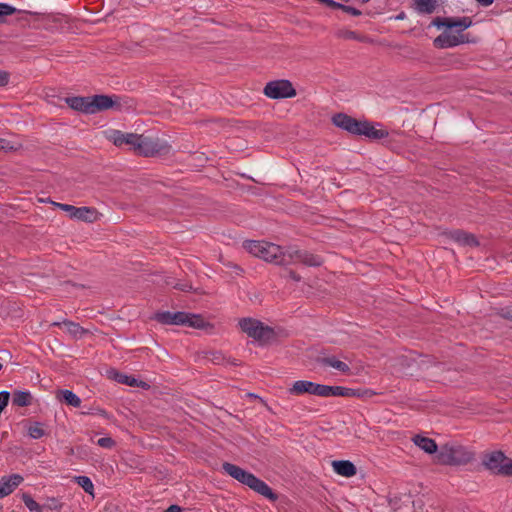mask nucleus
<instances>
[{
  "instance_id": "49530a36",
  "label": "nucleus",
  "mask_w": 512,
  "mask_h": 512,
  "mask_svg": "<svg viewBox=\"0 0 512 512\" xmlns=\"http://www.w3.org/2000/svg\"><path fill=\"white\" fill-rule=\"evenodd\" d=\"M174 288L178 289V290H181V291H189L192 289V286L189 285V284H180V283H177Z\"/></svg>"
},
{
  "instance_id": "7ed1b4c3",
  "label": "nucleus",
  "mask_w": 512,
  "mask_h": 512,
  "mask_svg": "<svg viewBox=\"0 0 512 512\" xmlns=\"http://www.w3.org/2000/svg\"><path fill=\"white\" fill-rule=\"evenodd\" d=\"M435 459L441 465H466L474 459V453L464 446L446 443L440 447Z\"/></svg>"
},
{
  "instance_id": "603ef678",
  "label": "nucleus",
  "mask_w": 512,
  "mask_h": 512,
  "mask_svg": "<svg viewBox=\"0 0 512 512\" xmlns=\"http://www.w3.org/2000/svg\"><path fill=\"white\" fill-rule=\"evenodd\" d=\"M404 18H405V13H404V12H401L400 14H398V15L396 16V19H397V20H403Z\"/></svg>"
},
{
  "instance_id": "a19ab883",
  "label": "nucleus",
  "mask_w": 512,
  "mask_h": 512,
  "mask_svg": "<svg viewBox=\"0 0 512 512\" xmlns=\"http://www.w3.org/2000/svg\"><path fill=\"white\" fill-rule=\"evenodd\" d=\"M319 2H321L322 4H325L328 7L333 8V9H340L341 4H342V3H338L334 0H319Z\"/></svg>"
},
{
  "instance_id": "cd10ccee",
  "label": "nucleus",
  "mask_w": 512,
  "mask_h": 512,
  "mask_svg": "<svg viewBox=\"0 0 512 512\" xmlns=\"http://www.w3.org/2000/svg\"><path fill=\"white\" fill-rule=\"evenodd\" d=\"M27 430H28V435L32 439H40L47 434L44 429V425L40 422H34V423L30 424Z\"/></svg>"
},
{
  "instance_id": "de8ad7c7",
  "label": "nucleus",
  "mask_w": 512,
  "mask_h": 512,
  "mask_svg": "<svg viewBox=\"0 0 512 512\" xmlns=\"http://www.w3.org/2000/svg\"><path fill=\"white\" fill-rule=\"evenodd\" d=\"M213 358L211 359L214 363L219 364L223 360L221 353H212Z\"/></svg>"
},
{
  "instance_id": "6e6552de",
  "label": "nucleus",
  "mask_w": 512,
  "mask_h": 512,
  "mask_svg": "<svg viewBox=\"0 0 512 512\" xmlns=\"http://www.w3.org/2000/svg\"><path fill=\"white\" fill-rule=\"evenodd\" d=\"M53 205L67 212L71 219H77L80 221L93 223L98 218V212L93 207H75L70 204H62L57 202H53Z\"/></svg>"
},
{
  "instance_id": "473e14b6",
  "label": "nucleus",
  "mask_w": 512,
  "mask_h": 512,
  "mask_svg": "<svg viewBox=\"0 0 512 512\" xmlns=\"http://www.w3.org/2000/svg\"><path fill=\"white\" fill-rule=\"evenodd\" d=\"M42 509L59 511L62 508V503L57 498H47L46 502L41 506Z\"/></svg>"
},
{
  "instance_id": "0eeeda50",
  "label": "nucleus",
  "mask_w": 512,
  "mask_h": 512,
  "mask_svg": "<svg viewBox=\"0 0 512 512\" xmlns=\"http://www.w3.org/2000/svg\"><path fill=\"white\" fill-rule=\"evenodd\" d=\"M263 93L270 99H286L296 96V90L291 81L278 79L266 83Z\"/></svg>"
},
{
  "instance_id": "f3484780",
  "label": "nucleus",
  "mask_w": 512,
  "mask_h": 512,
  "mask_svg": "<svg viewBox=\"0 0 512 512\" xmlns=\"http://www.w3.org/2000/svg\"><path fill=\"white\" fill-rule=\"evenodd\" d=\"M66 104L73 110L91 114L90 96H73L65 98Z\"/></svg>"
},
{
  "instance_id": "393cba45",
  "label": "nucleus",
  "mask_w": 512,
  "mask_h": 512,
  "mask_svg": "<svg viewBox=\"0 0 512 512\" xmlns=\"http://www.w3.org/2000/svg\"><path fill=\"white\" fill-rule=\"evenodd\" d=\"M32 395L28 391H14L12 404L18 407H26L32 404Z\"/></svg>"
},
{
  "instance_id": "39448f33",
  "label": "nucleus",
  "mask_w": 512,
  "mask_h": 512,
  "mask_svg": "<svg viewBox=\"0 0 512 512\" xmlns=\"http://www.w3.org/2000/svg\"><path fill=\"white\" fill-rule=\"evenodd\" d=\"M238 325L248 337L262 344L268 343L275 337V331L272 327L254 318H241Z\"/></svg>"
},
{
  "instance_id": "37998d69",
  "label": "nucleus",
  "mask_w": 512,
  "mask_h": 512,
  "mask_svg": "<svg viewBox=\"0 0 512 512\" xmlns=\"http://www.w3.org/2000/svg\"><path fill=\"white\" fill-rule=\"evenodd\" d=\"M9 82V73L0 71V87L6 86Z\"/></svg>"
},
{
  "instance_id": "c03bdc74",
  "label": "nucleus",
  "mask_w": 512,
  "mask_h": 512,
  "mask_svg": "<svg viewBox=\"0 0 512 512\" xmlns=\"http://www.w3.org/2000/svg\"><path fill=\"white\" fill-rule=\"evenodd\" d=\"M424 502L421 499L413 501L414 512H423Z\"/></svg>"
},
{
  "instance_id": "2eb2a0df",
  "label": "nucleus",
  "mask_w": 512,
  "mask_h": 512,
  "mask_svg": "<svg viewBox=\"0 0 512 512\" xmlns=\"http://www.w3.org/2000/svg\"><path fill=\"white\" fill-rule=\"evenodd\" d=\"M248 487L271 501H276L278 499L277 494L274 493L263 480L259 479L255 475L249 482Z\"/></svg>"
},
{
  "instance_id": "3c124183",
  "label": "nucleus",
  "mask_w": 512,
  "mask_h": 512,
  "mask_svg": "<svg viewBox=\"0 0 512 512\" xmlns=\"http://www.w3.org/2000/svg\"><path fill=\"white\" fill-rule=\"evenodd\" d=\"M481 6L488 7L490 6L494 0H476Z\"/></svg>"
},
{
  "instance_id": "6ab92c4d",
  "label": "nucleus",
  "mask_w": 512,
  "mask_h": 512,
  "mask_svg": "<svg viewBox=\"0 0 512 512\" xmlns=\"http://www.w3.org/2000/svg\"><path fill=\"white\" fill-rule=\"evenodd\" d=\"M450 236L455 242L464 246L476 247L479 245L474 234L467 233L462 230H455L451 232Z\"/></svg>"
},
{
  "instance_id": "423d86ee",
  "label": "nucleus",
  "mask_w": 512,
  "mask_h": 512,
  "mask_svg": "<svg viewBox=\"0 0 512 512\" xmlns=\"http://www.w3.org/2000/svg\"><path fill=\"white\" fill-rule=\"evenodd\" d=\"M484 467L493 474L512 476V459L501 451L487 453L482 458Z\"/></svg>"
},
{
  "instance_id": "20e7f679",
  "label": "nucleus",
  "mask_w": 512,
  "mask_h": 512,
  "mask_svg": "<svg viewBox=\"0 0 512 512\" xmlns=\"http://www.w3.org/2000/svg\"><path fill=\"white\" fill-rule=\"evenodd\" d=\"M343 392V389L339 388V386L318 384L307 380L295 381L288 389V393L294 396L308 393L320 397H336L337 394H342Z\"/></svg>"
},
{
  "instance_id": "c756f323",
  "label": "nucleus",
  "mask_w": 512,
  "mask_h": 512,
  "mask_svg": "<svg viewBox=\"0 0 512 512\" xmlns=\"http://www.w3.org/2000/svg\"><path fill=\"white\" fill-rule=\"evenodd\" d=\"M22 501L31 512H42V507L29 494H22Z\"/></svg>"
},
{
  "instance_id": "ea45409f",
  "label": "nucleus",
  "mask_w": 512,
  "mask_h": 512,
  "mask_svg": "<svg viewBox=\"0 0 512 512\" xmlns=\"http://www.w3.org/2000/svg\"><path fill=\"white\" fill-rule=\"evenodd\" d=\"M340 10L352 16H360L362 14L359 9L345 4H341Z\"/></svg>"
},
{
  "instance_id": "ddd939ff",
  "label": "nucleus",
  "mask_w": 512,
  "mask_h": 512,
  "mask_svg": "<svg viewBox=\"0 0 512 512\" xmlns=\"http://www.w3.org/2000/svg\"><path fill=\"white\" fill-rule=\"evenodd\" d=\"M23 480V477L19 474L2 477L0 479V499L10 495Z\"/></svg>"
},
{
  "instance_id": "dca6fc26",
  "label": "nucleus",
  "mask_w": 512,
  "mask_h": 512,
  "mask_svg": "<svg viewBox=\"0 0 512 512\" xmlns=\"http://www.w3.org/2000/svg\"><path fill=\"white\" fill-rule=\"evenodd\" d=\"M115 104L113 98L108 95H94L90 97L91 114L107 110Z\"/></svg>"
},
{
  "instance_id": "4c0bfd02",
  "label": "nucleus",
  "mask_w": 512,
  "mask_h": 512,
  "mask_svg": "<svg viewBox=\"0 0 512 512\" xmlns=\"http://www.w3.org/2000/svg\"><path fill=\"white\" fill-rule=\"evenodd\" d=\"M138 134L134 133H125L124 137V145H129L131 149L134 151L136 142L138 140Z\"/></svg>"
},
{
  "instance_id": "a211bd4d",
  "label": "nucleus",
  "mask_w": 512,
  "mask_h": 512,
  "mask_svg": "<svg viewBox=\"0 0 512 512\" xmlns=\"http://www.w3.org/2000/svg\"><path fill=\"white\" fill-rule=\"evenodd\" d=\"M334 471L344 477H352L356 475V466L349 460H336L332 462Z\"/></svg>"
},
{
  "instance_id": "e433bc0d",
  "label": "nucleus",
  "mask_w": 512,
  "mask_h": 512,
  "mask_svg": "<svg viewBox=\"0 0 512 512\" xmlns=\"http://www.w3.org/2000/svg\"><path fill=\"white\" fill-rule=\"evenodd\" d=\"M338 36L343 39L357 40L361 41L362 38L358 35L357 32L351 30H342L339 31Z\"/></svg>"
},
{
  "instance_id": "b1692460",
  "label": "nucleus",
  "mask_w": 512,
  "mask_h": 512,
  "mask_svg": "<svg viewBox=\"0 0 512 512\" xmlns=\"http://www.w3.org/2000/svg\"><path fill=\"white\" fill-rule=\"evenodd\" d=\"M339 388L343 389L342 394H337L336 397H357V398H365L372 397L376 393L370 389H352L343 386H339Z\"/></svg>"
},
{
  "instance_id": "9d476101",
  "label": "nucleus",
  "mask_w": 512,
  "mask_h": 512,
  "mask_svg": "<svg viewBox=\"0 0 512 512\" xmlns=\"http://www.w3.org/2000/svg\"><path fill=\"white\" fill-rule=\"evenodd\" d=\"M165 149L158 141L143 135L138 136L134 152L138 155L151 157L160 154Z\"/></svg>"
},
{
  "instance_id": "2f4dec72",
  "label": "nucleus",
  "mask_w": 512,
  "mask_h": 512,
  "mask_svg": "<svg viewBox=\"0 0 512 512\" xmlns=\"http://www.w3.org/2000/svg\"><path fill=\"white\" fill-rule=\"evenodd\" d=\"M154 319L164 325H173V313L169 311L156 313Z\"/></svg>"
},
{
  "instance_id": "412c9836",
  "label": "nucleus",
  "mask_w": 512,
  "mask_h": 512,
  "mask_svg": "<svg viewBox=\"0 0 512 512\" xmlns=\"http://www.w3.org/2000/svg\"><path fill=\"white\" fill-rule=\"evenodd\" d=\"M437 7V0H413L412 8L418 14H432Z\"/></svg>"
},
{
  "instance_id": "4468645a",
  "label": "nucleus",
  "mask_w": 512,
  "mask_h": 512,
  "mask_svg": "<svg viewBox=\"0 0 512 512\" xmlns=\"http://www.w3.org/2000/svg\"><path fill=\"white\" fill-rule=\"evenodd\" d=\"M358 131V136H366L369 139L379 140L386 138L389 133L384 129H377L372 123L368 121H361Z\"/></svg>"
},
{
  "instance_id": "09e8293b",
  "label": "nucleus",
  "mask_w": 512,
  "mask_h": 512,
  "mask_svg": "<svg viewBox=\"0 0 512 512\" xmlns=\"http://www.w3.org/2000/svg\"><path fill=\"white\" fill-rule=\"evenodd\" d=\"M93 413H97V414H99V415H101V416H103V417H105V418H107V417H108L107 412H106L104 409H100V408H97V409L95 410V412H93V411H87V412H85V414H93Z\"/></svg>"
},
{
  "instance_id": "c85d7f7f",
  "label": "nucleus",
  "mask_w": 512,
  "mask_h": 512,
  "mask_svg": "<svg viewBox=\"0 0 512 512\" xmlns=\"http://www.w3.org/2000/svg\"><path fill=\"white\" fill-rule=\"evenodd\" d=\"M186 321L187 322H186L185 326H189V327H193V328H197V329L203 328L206 324L204 318L201 315L192 314V313L188 314V318L186 319Z\"/></svg>"
},
{
  "instance_id": "79ce46f5",
  "label": "nucleus",
  "mask_w": 512,
  "mask_h": 512,
  "mask_svg": "<svg viewBox=\"0 0 512 512\" xmlns=\"http://www.w3.org/2000/svg\"><path fill=\"white\" fill-rule=\"evenodd\" d=\"M499 315L506 320L512 321V309L510 308L501 309Z\"/></svg>"
},
{
  "instance_id": "7c9ffc66",
  "label": "nucleus",
  "mask_w": 512,
  "mask_h": 512,
  "mask_svg": "<svg viewBox=\"0 0 512 512\" xmlns=\"http://www.w3.org/2000/svg\"><path fill=\"white\" fill-rule=\"evenodd\" d=\"M76 482L79 486L83 488L86 493L93 495L94 485L91 479L87 476H78L76 477Z\"/></svg>"
},
{
  "instance_id": "8fccbe9b",
  "label": "nucleus",
  "mask_w": 512,
  "mask_h": 512,
  "mask_svg": "<svg viewBox=\"0 0 512 512\" xmlns=\"http://www.w3.org/2000/svg\"><path fill=\"white\" fill-rule=\"evenodd\" d=\"M164 512H182V508L178 505H170Z\"/></svg>"
},
{
  "instance_id": "9b49d317",
  "label": "nucleus",
  "mask_w": 512,
  "mask_h": 512,
  "mask_svg": "<svg viewBox=\"0 0 512 512\" xmlns=\"http://www.w3.org/2000/svg\"><path fill=\"white\" fill-rule=\"evenodd\" d=\"M360 120H357L345 113H337L332 117V123L353 135H357L360 127Z\"/></svg>"
},
{
  "instance_id": "a18cd8bd",
  "label": "nucleus",
  "mask_w": 512,
  "mask_h": 512,
  "mask_svg": "<svg viewBox=\"0 0 512 512\" xmlns=\"http://www.w3.org/2000/svg\"><path fill=\"white\" fill-rule=\"evenodd\" d=\"M288 277H289L290 279H292L293 281H295V282H300V281H301V279H302V277H301L298 273H296L295 271H293V270H289V271H288Z\"/></svg>"
},
{
  "instance_id": "6e6d98bb",
  "label": "nucleus",
  "mask_w": 512,
  "mask_h": 512,
  "mask_svg": "<svg viewBox=\"0 0 512 512\" xmlns=\"http://www.w3.org/2000/svg\"><path fill=\"white\" fill-rule=\"evenodd\" d=\"M141 384H142L143 387L148 386L147 383L141 382Z\"/></svg>"
},
{
  "instance_id": "f257e3e1",
  "label": "nucleus",
  "mask_w": 512,
  "mask_h": 512,
  "mask_svg": "<svg viewBox=\"0 0 512 512\" xmlns=\"http://www.w3.org/2000/svg\"><path fill=\"white\" fill-rule=\"evenodd\" d=\"M431 24L438 29L446 28L450 30L444 31L433 40L435 48H452L470 42L468 35L462 32L472 26L471 17H435Z\"/></svg>"
},
{
  "instance_id": "864d4df0",
  "label": "nucleus",
  "mask_w": 512,
  "mask_h": 512,
  "mask_svg": "<svg viewBox=\"0 0 512 512\" xmlns=\"http://www.w3.org/2000/svg\"><path fill=\"white\" fill-rule=\"evenodd\" d=\"M370 0H356V2L360 3V4H366L368 3Z\"/></svg>"
},
{
  "instance_id": "c9c22d12",
  "label": "nucleus",
  "mask_w": 512,
  "mask_h": 512,
  "mask_svg": "<svg viewBox=\"0 0 512 512\" xmlns=\"http://www.w3.org/2000/svg\"><path fill=\"white\" fill-rule=\"evenodd\" d=\"M15 12L16 8L13 6L6 3H0V22L2 21V17L12 15Z\"/></svg>"
},
{
  "instance_id": "1a4fd4ad",
  "label": "nucleus",
  "mask_w": 512,
  "mask_h": 512,
  "mask_svg": "<svg viewBox=\"0 0 512 512\" xmlns=\"http://www.w3.org/2000/svg\"><path fill=\"white\" fill-rule=\"evenodd\" d=\"M287 265L294 264L297 262L302 263L309 267H319L323 264V259L316 254L308 251L288 249L287 253Z\"/></svg>"
},
{
  "instance_id": "5fc2aeb1",
  "label": "nucleus",
  "mask_w": 512,
  "mask_h": 512,
  "mask_svg": "<svg viewBox=\"0 0 512 512\" xmlns=\"http://www.w3.org/2000/svg\"><path fill=\"white\" fill-rule=\"evenodd\" d=\"M2 143H4V140H3V139H0V149L4 148V146L2 145Z\"/></svg>"
},
{
  "instance_id": "bb28decb",
  "label": "nucleus",
  "mask_w": 512,
  "mask_h": 512,
  "mask_svg": "<svg viewBox=\"0 0 512 512\" xmlns=\"http://www.w3.org/2000/svg\"><path fill=\"white\" fill-rule=\"evenodd\" d=\"M323 365L330 366L344 374L350 373V367L343 361L336 359L335 357H324L320 360Z\"/></svg>"
},
{
  "instance_id": "72a5a7b5",
  "label": "nucleus",
  "mask_w": 512,
  "mask_h": 512,
  "mask_svg": "<svg viewBox=\"0 0 512 512\" xmlns=\"http://www.w3.org/2000/svg\"><path fill=\"white\" fill-rule=\"evenodd\" d=\"M124 137H125V133H123L119 130H113L111 132L110 139L113 141L114 145L121 147L124 145Z\"/></svg>"
},
{
  "instance_id": "a878e982",
  "label": "nucleus",
  "mask_w": 512,
  "mask_h": 512,
  "mask_svg": "<svg viewBox=\"0 0 512 512\" xmlns=\"http://www.w3.org/2000/svg\"><path fill=\"white\" fill-rule=\"evenodd\" d=\"M57 398L73 407H79L81 405V399L71 390H59Z\"/></svg>"
},
{
  "instance_id": "4d7b16f0",
  "label": "nucleus",
  "mask_w": 512,
  "mask_h": 512,
  "mask_svg": "<svg viewBox=\"0 0 512 512\" xmlns=\"http://www.w3.org/2000/svg\"><path fill=\"white\" fill-rule=\"evenodd\" d=\"M251 398H254V397H257L256 395L254 394H250Z\"/></svg>"
},
{
  "instance_id": "f704fd0d",
  "label": "nucleus",
  "mask_w": 512,
  "mask_h": 512,
  "mask_svg": "<svg viewBox=\"0 0 512 512\" xmlns=\"http://www.w3.org/2000/svg\"><path fill=\"white\" fill-rule=\"evenodd\" d=\"M188 314L189 313L181 311L173 313V325H185Z\"/></svg>"
},
{
  "instance_id": "f03ea898",
  "label": "nucleus",
  "mask_w": 512,
  "mask_h": 512,
  "mask_svg": "<svg viewBox=\"0 0 512 512\" xmlns=\"http://www.w3.org/2000/svg\"><path fill=\"white\" fill-rule=\"evenodd\" d=\"M243 247L253 256L266 262L287 266L288 249H284L277 244L267 241L246 240L243 242Z\"/></svg>"
},
{
  "instance_id": "aec40b11",
  "label": "nucleus",
  "mask_w": 512,
  "mask_h": 512,
  "mask_svg": "<svg viewBox=\"0 0 512 512\" xmlns=\"http://www.w3.org/2000/svg\"><path fill=\"white\" fill-rule=\"evenodd\" d=\"M413 443L428 454L438 453L439 449L436 442L428 437L415 435L412 438Z\"/></svg>"
},
{
  "instance_id": "58836bf2",
  "label": "nucleus",
  "mask_w": 512,
  "mask_h": 512,
  "mask_svg": "<svg viewBox=\"0 0 512 512\" xmlns=\"http://www.w3.org/2000/svg\"><path fill=\"white\" fill-rule=\"evenodd\" d=\"M97 444L102 448L111 449L116 445V442L111 437H102L98 439Z\"/></svg>"
},
{
  "instance_id": "13d9d810",
  "label": "nucleus",
  "mask_w": 512,
  "mask_h": 512,
  "mask_svg": "<svg viewBox=\"0 0 512 512\" xmlns=\"http://www.w3.org/2000/svg\"><path fill=\"white\" fill-rule=\"evenodd\" d=\"M3 368V365L0 363V370Z\"/></svg>"
},
{
  "instance_id": "5701e85b",
  "label": "nucleus",
  "mask_w": 512,
  "mask_h": 512,
  "mask_svg": "<svg viewBox=\"0 0 512 512\" xmlns=\"http://www.w3.org/2000/svg\"><path fill=\"white\" fill-rule=\"evenodd\" d=\"M108 375L111 379L117 381L118 383L125 384L128 386H140L138 380L133 376H128L126 374L120 373L115 369H111L108 371Z\"/></svg>"
},
{
  "instance_id": "f8f14e48",
  "label": "nucleus",
  "mask_w": 512,
  "mask_h": 512,
  "mask_svg": "<svg viewBox=\"0 0 512 512\" xmlns=\"http://www.w3.org/2000/svg\"><path fill=\"white\" fill-rule=\"evenodd\" d=\"M222 469L229 476H231L232 478L236 479L240 483L247 485V486H248L249 482L251 481L252 477L254 476V474L242 469L241 467H239L235 464L229 463V462H224L222 464Z\"/></svg>"
},
{
  "instance_id": "4be33fe9",
  "label": "nucleus",
  "mask_w": 512,
  "mask_h": 512,
  "mask_svg": "<svg viewBox=\"0 0 512 512\" xmlns=\"http://www.w3.org/2000/svg\"><path fill=\"white\" fill-rule=\"evenodd\" d=\"M61 324L65 325L68 333L74 337L81 338L84 334L88 333V331L81 327L78 323L67 319L63 320L62 322H54L52 323V326H60Z\"/></svg>"
}]
</instances>
